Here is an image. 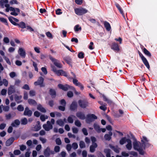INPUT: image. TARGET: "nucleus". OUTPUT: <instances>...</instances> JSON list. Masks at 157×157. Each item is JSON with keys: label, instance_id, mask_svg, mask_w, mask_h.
I'll return each instance as SVG.
<instances>
[{"label": "nucleus", "instance_id": "nucleus-1", "mask_svg": "<svg viewBox=\"0 0 157 157\" xmlns=\"http://www.w3.org/2000/svg\"><path fill=\"white\" fill-rule=\"evenodd\" d=\"M50 59L53 62L54 64L57 67L59 68H61L62 67V65L58 60L53 58L51 56H49Z\"/></svg>", "mask_w": 157, "mask_h": 157}, {"label": "nucleus", "instance_id": "nucleus-2", "mask_svg": "<svg viewBox=\"0 0 157 157\" xmlns=\"http://www.w3.org/2000/svg\"><path fill=\"white\" fill-rule=\"evenodd\" d=\"M58 86L60 89H62L64 91H67L69 89H75L74 87L67 84L63 85L61 84H59L58 85Z\"/></svg>", "mask_w": 157, "mask_h": 157}, {"label": "nucleus", "instance_id": "nucleus-3", "mask_svg": "<svg viewBox=\"0 0 157 157\" xmlns=\"http://www.w3.org/2000/svg\"><path fill=\"white\" fill-rule=\"evenodd\" d=\"M78 103L79 106L82 109H85L89 105V102L86 100H79Z\"/></svg>", "mask_w": 157, "mask_h": 157}, {"label": "nucleus", "instance_id": "nucleus-4", "mask_svg": "<svg viewBox=\"0 0 157 157\" xmlns=\"http://www.w3.org/2000/svg\"><path fill=\"white\" fill-rule=\"evenodd\" d=\"M87 10L83 8H75V13L78 15H82L87 12Z\"/></svg>", "mask_w": 157, "mask_h": 157}, {"label": "nucleus", "instance_id": "nucleus-5", "mask_svg": "<svg viewBox=\"0 0 157 157\" xmlns=\"http://www.w3.org/2000/svg\"><path fill=\"white\" fill-rule=\"evenodd\" d=\"M86 122H91L94 121V120L97 119V117L94 114H88L86 116Z\"/></svg>", "mask_w": 157, "mask_h": 157}, {"label": "nucleus", "instance_id": "nucleus-6", "mask_svg": "<svg viewBox=\"0 0 157 157\" xmlns=\"http://www.w3.org/2000/svg\"><path fill=\"white\" fill-rule=\"evenodd\" d=\"M139 55L144 65L148 69H149L150 66L147 59L144 56H143L142 53H141Z\"/></svg>", "mask_w": 157, "mask_h": 157}, {"label": "nucleus", "instance_id": "nucleus-7", "mask_svg": "<svg viewBox=\"0 0 157 157\" xmlns=\"http://www.w3.org/2000/svg\"><path fill=\"white\" fill-rule=\"evenodd\" d=\"M47 123V124H44L43 127L45 131H48L52 128L53 126L49 121H48Z\"/></svg>", "mask_w": 157, "mask_h": 157}, {"label": "nucleus", "instance_id": "nucleus-8", "mask_svg": "<svg viewBox=\"0 0 157 157\" xmlns=\"http://www.w3.org/2000/svg\"><path fill=\"white\" fill-rule=\"evenodd\" d=\"M44 80L43 78L40 76L39 78L37 81L34 82V84L35 86L40 85V87H44V85L43 84Z\"/></svg>", "mask_w": 157, "mask_h": 157}, {"label": "nucleus", "instance_id": "nucleus-9", "mask_svg": "<svg viewBox=\"0 0 157 157\" xmlns=\"http://www.w3.org/2000/svg\"><path fill=\"white\" fill-rule=\"evenodd\" d=\"M54 152L53 151H51L49 147H47L44 150V154L45 157H48L50 154H54Z\"/></svg>", "mask_w": 157, "mask_h": 157}, {"label": "nucleus", "instance_id": "nucleus-10", "mask_svg": "<svg viewBox=\"0 0 157 157\" xmlns=\"http://www.w3.org/2000/svg\"><path fill=\"white\" fill-rule=\"evenodd\" d=\"M111 48L115 52H118L120 51L119 45L117 43L115 42H113L111 45Z\"/></svg>", "mask_w": 157, "mask_h": 157}, {"label": "nucleus", "instance_id": "nucleus-11", "mask_svg": "<svg viewBox=\"0 0 157 157\" xmlns=\"http://www.w3.org/2000/svg\"><path fill=\"white\" fill-rule=\"evenodd\" d=\"M10 11H13L10 13L11 15L15 16H17L18 14L17 12H20V10L18 8H14L10 6Z\"/></svg>", "mask_w": 157, "mask_h": 157}, {"label": "nucleus", "instance_id": "nucleus-12", "mask_svg": "<svg viewBox=\"0 0 157 157\" xmlns=\"http://www.w3.org/2000/svg\"><path fill=\"white\" fill-rule=\"evenodd\" d=\"M73 82L74 84H75V86H78L79 87L81 90H82L84 89V86L82 84L78 82V81L75 78L73 79Z\"/></svg>", "mask_w": 157, "mask_h": 157}, {"label": "nucleus", "instance_id": "nucleus-13", "mask_svg": "<svg viewBox=\"0 0 157 157\" xmlns=\"http://www.w3.org/2000/svg\"><path fill=\"white\" fill-rule=\"evenodd\" d=\"M78 104L75 101H73L70 106V109L71 110L74 111L77 109Z\"/></svg>", "mask_w": 157, "mask_h": 157}, {"label": "nucleus", "instance_id": "nucleus-14", "mask_svg": "<svg viewBox=\"0 0 157 157\" xmlns=\"http://www.w3.org/2000/svg\"><path fill=\"white\" fill-rule=\"evenodd\" d=\"M32 114V112L30 110H29L28 107H26L24 112V115L25 116H27L30 117H31Z\"/></svg>", "mask_w": 157, "mask_h": 157}, {"label": "nucleus", "instance_id": "nucleus-15", "mask_svg": "<svg viewBox=\"0 0 157 157\" xmlns=\"http://www.w3.org/2000/svg\"><path fill=\"white\" fill-rule=\"evenodd\" d=\"M141 141L143 145H144V148H145V146H149L150 144L148 143V140L147 138L144 136H143V139L141 140Z\"/></svg>", "mask_w": 157, "mask_h": 157}, {"label": "nucleus", "instance_id": "nucleus-16", "mask_svg": "<svg viewBox=\"0 0 157 157\" xmlns=\"http://www.w3.org/2000/svg\"><path fill=\"white\" fill-rule=\"evenodd\" d=\"M19 55L23 58H25L26 56V53L25 50L22 48H19L18 50Z\"/></svg>", "mask_w": 157, "mask_h": 157}, {"label": "nucleus", "instance_id": "nucleus-17", "mask_svg": "<svg viewBox=\"0 0 157 157\" xmlns=\"http://www.w3.org/2000/svg\"><path fill=\"white\" fill-rule=\"evenodd\" d=\"M13 24L15 25V26H17L19 28H21V29H24L26 28V25L25 23L21 21L19 23H13Z\"/></svg>", "mask_w": 157, "mask_h": 157}, {"label": "nucleus", "instance_id": "nucleus-18", "mask_svg": "<svg viewBox=\"0 0 157 157\" xmlns=\"http://www.w3.org/2000/svg\"><path fill=\"white\" fill-rule=\"evenodd\" d=\"M113 135V133L111 131H109L108 134H105L104 136V138L106 140L109 141L111 138V136Z\"/></svg>", "mask_w": 157, "mask_h": 157}, {"label": "nucleus", "instance_id": "nucleus-19", "mask_svg": "<svg viewBox=\"0 0 157 157\" xmlns=\"http://www.w3.org/2000/svg\"><path fill=\"white\" fill-rule=\"evenodd\" d=\"M76 116L79 119L83 120H84L86 117L85 114L81 112H78L76 113Z\"/></svg>", "mask_w": 157, "mask_h": 157}, {"label": "nucleus", "instance_id": "nucleus-20", "mask_svg": "<svg viewBox=\"0 0 157 157\" xmlns=\"http://www.w3.org/2000/svg\"><path fill=\"white\" fill-rule=\"evenodd\" d=\"M41 128L40 122L38 121L36 122V124L35 126L33 128V130L34 131H38Z\"/></svg>", "mask_w": 157, "mask_h": 157}, {"label": "nucleus", "instance_id": "nucleus-21", "mask_svg": "<svg viewBox=\"0 0 157 157\" xmlns=\"http://www.w3.org/2000/svg\"><path fill=\"white\" fill-rule=\"evenodd\" d=\"M8 18L9 21L14 25H15L13 24V23H16V22H18L19 21L18 19L14 18L12 16H10Z\"/></svg>", "mask_w": 157, "mask_h": 157}, {"label": "nucleus", "instance_id": "nucleus-22", "mask_svg": "<svg viewBox=\"0 0 157 157\" xmlns=\"http://www.w3.org/2000/svg\"><path fill=\"white\" fill-rule=\"evenodd\" d=\"M14 140V139L13 137L10 138L6 142V145L7 146H10L13 142Z\"/></svg>", "mask_w": 157, "mask_h": 157}, {"label": "nucleus", "instance_id": "nucleus-23", "mask_svg": "<svg viewBox=\"0 0 157 157\" xmlns=\"http://www.w3.org/2000/svg\"><path fill=\"white\" fill-rule=\"evenodd\" d=\"M49 94L51 95L52 98H55L56 96V92L54 89L51 88L49 92Z\"/></svg>", "mask_w": 157, "mask_h": 157}, {"label": "nucleus", "instance_id": "nucleus-24", "mask_svg": "<svg viewBox=\"0 0 157 157\" xmlns=\"http://www.w3.org/2000/svg\"><path fill=\"white\" fill-rule=\"evenodd\" d=\"M22 96L21 95L18 96L16 94L14 98L15 101L17 102V103H20L22 102L21 100Z\"/></svg>", "mask_w": 157, "mask_h": 157}, {"label": "nucleus", "instance_id": "nucleus-25", "mask_svg": "<svg viewBox=\"0 0 157 157\" xmlns=\"http://www.w3.org/2000/svg\"><path fill=\"white\" fill-rule=\"evenodd\" d=\"M128 144L126 145V148L129 150H131L132 148V141L129 139H127Z\"/></svg>", "mask_w": 157, "mask_h": 157}, {"label": "nucleus", "instance_id": "nucleus-26", "mask_svg": "<svg viewBox=\"0 0 157 157\" xmlns=\"http://www.w3.org/2000/svg\"><path fill=\"white\" fill-rule=\"evenodd\" d=\"M104 24L106 30L108 31H110L111 29V27L109 23L105 21L104 22Z\"/></svg>", "mask_w": 157, "mask_h": 157}, {"label": "nucleus", "instance_id": "nucleus-27", "mask_svg": "<svg viewBox=\"0 0 157 157\" xmlns=\"http://www.w3.org/2000/svg\"><path fill=\"white\" fill-rule=\"evenodd\" d=\"M98 145L96 143H94V144H92L90 146V150L91 152H94L95 151V149L97 147Z\"/></svg>", "mask_w": 157, "mask_h": 157}, {"label": "nucleus", "instance_id": "nucleus-28", "mask_svg": "<svg viewBox=\"0 0 157 157\" xmlns=\"http://www.w3.org/2000/svg\"><path fill=\"white\" fill-rule=\"evenodd\" d=\"M15 90L13 86H11L8 89V94L9 95H10L13 93L15 92Z\"/></svg>", "mask_w": 157, "mask_h": 157}, {"label": "nucleus", "instance_id": "nucleus-29", "mask_svg": "<svg viewBox=\"0 0 157 157\" xmlns=\"http://www.w3.org/2000/svg\"><path fill=\"white\" fill-rule=\"evenodd\" d=\"M94 128L95 130L98 133L101 132V129L99 126L97 124H94L93 125Z\"/></svg>", "mask_w": 157, "mask_h": 157}, {"label": "nucleus", "instance_id": "nucleus-30", "mask_svg": "<svg viewBox=\"0 0 157 157\" xmlns=\"http://www.w3.org/2000/svg\"><path fill=\"white\" fill-rule=\"evenodd\" d=\"M144 54L149 58H151V53L146 48H144L143 51Z\"/></svg>", "mask_w": 157, "mask_h": 157}, {"label": "nucleus", "instance_id": "nucleus-31", "mask_svg": "<svg viewBox=\"0 0 157 157\" xmlns=\"http://www.w3.org/2000/svg\"><path fill=\"white\" fill-rule=\"evenodd\" d=\"M76 117L75 116L71 115L69 116L67 118V121L68 123H72L73 122L74 120L73 118H75Z\"/></svg>", "mask_w": 157, "mask_h": 157}, {"label": "nucleus", "instance_id": "nucleus-32", "mask_svg": "<svg viewBox=\"0 0 157 157\" xmlns=\"http://www.w3.org/2000/svg\"><path fill=\"white\" fill-rule=\"evenodd\" d=\"M29 104L30 105H36L37 103L34 100L32 99H29L28 100Z\"/></svg>", "mask_w": 157, "mask_h": 157}, {"label": "nucleus", "instance_id": "nucleus-33", "mask_svg": "<svg viewBox=\"0 0 157 157\" xmlns=\"http://www.w3.org/2000/svg\"><path fill=\"white\" fill-rule=\"evenodd\" d=\"M64 60L68 64H70L71 63V59L69 56H66L63 58Z\"/></svg>", "mask_w": 157, "mask_h": 157}, {"label": "nucleus", "instance_id": "nucleus-34", "mask_svg": "<svg viewBox=\"0 0 157 157\" xmlns=\"http://www.w3.org/2000/svg\"><path fill=\"white\" fill-rule=\"evenodd\" d=\"M37 109L42 113H45L46 112L45 109L40 104H39L37 106Z\"/></svg>", "mask_w": 157, "mask_h": 157}, {"label": "nucleus", "instance_id": "nucleus-35", "mask_svg": "<svg viewBox=\"0 0 157 157\" xmlns=\"http://www.w3.org/2000/svg\"><path fill=\"white\" fill-rule=\"evenodd\" d=\"M133 146L134 149L136 151L138 149L139 147H140L138 142L136 140L133 142Z\"/></svg>", "mask_w": 157, "mask_h": 157}, {"label": "nucleus", "instance_id": "nucleus-36", "mask_svg": "<svg viewBox=\"0 0 157 157\" xmlns=\"http://www.w3.org/2000/svg\"><path fill=\"white\" fill-rule=\"evenodd\" d=\"M104 152L106 154V157H111V150L109 149H105L104 150Z\"/></svg>", "mask_w": 157, "mask_h": 157}, {"label": "nucleus", "instance_id": "nucleus-37", "mask_svg": "<svg viewBox=\"0 0 157 157\" xmlns=\"http://www.w3.org/2000/svg\"><path fill=\"white\" fill-rule=\"evenodd\" d=\"M61 75H63V76H64L65 77H66L68 79H72V77H71L70 76H69L67 74V73L62 70V72H61Z\"/></svg>", "mask_w": 157, "mask_h": 157}, {"label": "nucleus", "instance_id": "nucleus-38", "mask_svg": "<svg viewBox=\"0 0 157 157\" xmlns=\"http://www.w3.org/2000/svg\"><path fill=\"white\" fill-rule=\"evenodd\" d=\"M20 124V121L18 119H16L14 120V122H13L11 124V125L12 127H15L16 126L15 124L18 126Z\"/></svg>", "mask_w": 157, "mask_h": 157}, {"label": "nucleus", "instance_id": "nucleus-39", "mask_svg": "<svg viewBox=\"0 0 157 157\" xmlns=\"http://www.w3.org/2000/svg\"><path fill=\"white\" fill-rule=\"evenodd\" d=\"M102 97L104 100L107 102L109 105H110L112 103V101L111 100L108 99L105 95H103Z\"/></svg>", "mask_w": 157, "mask_h": 157}, {"label": "nucleus", "instance_id": "nucleus-40", "mask_svg": "<svg viewBox=\"0 0 157 157\" xmlns=\"http://www.w3.org/2000/svg\"><path fill=\"white\" fill-rule=\"evenodd\" d=\"M56 123L58 125L60 126H63L64 125V123L63 121V120L60 119L57 120L56 121Z\"/></svg>", "mask_w": 157, "mask_h": 157}, {"label": "nucleus", "instance_id": "nucleus-41", "mask_svg": "<svg viewBox=\"0 0 157 157\" xmlns=\"http://www.w3.org/2000/svg\"><path fill=\"white\" fill-rule=\"evenodd\" d=\"M126 142H127V139L126 137L122 138L120 140L119 143L121 145L124 144Z\"/></svg>", "mask_w": 157, "mask_h": 157}, {"label": "nucleus", "instance_id": "nucleus-42", "mask_svg": "<svg viewBox=\"0 0 157 157\" xmlns=\"http://www.w3.org/2000/svg\"><path fill=\"white\" fill-rule=\"evenodd\" d=\"M110 147L117 153H119V151L118 149L111 144L109 145Z\"/></svg>", "mask_w": 157, "mask_h": 157}, {"label": "nucleus", "instance_id": "nucleus-43", "mask_svg": "<svg viewBox=\"0 0 157 157\" xmlns=\"http://www.w3.org/2000/svg\"><path fill=\"white\" fill-rule=\"evenodd\" d=\"M21 124L22 125H26L28 123V121L26 118L25 117L21 120Z\"/></svg>", "mask_w": 157, "mask_h": 157}, {"label": "nucleus", "instance_id": "nucleus-44", "mask_svg": "<svg viewBox=\"0 0 157 157\" xmlns=\"http://www.w3.org/2000/svg\"><path fill=\"white\" fill-rule=\"evenodd\" d=\"M137 151L139 152V153L140 155H144L145 154V151H144L142 147H139V148H138Z\"/></svg>", "mask_w": 157, "mask_h": 157}, {"label": "nucleus", "instance_id": "nucleus-45", "mask_svg": "<svg viewBox=\"0 0 157 157\" xmlns=\"http://www.w3.org/2000/svg\"><path fill=\"white\" fill-rule=\"evenodd\" d=\"M0 21L4 23L6 25H8V24L7 20L3 17H0Z\"/></svg>", "mask_w": 157, "mask_h": 157}, {"label": "nucleus", "instance_id": "nucleus-46", "mask_svg": "<svg viewBox=\"0 0 157 157\" xmlns=\"http://www.w3.org/2000/svg\"><path fill=\"white\" fill-rule=\"evenodd\" d=\"M82 29L81 27L79 26V25H76L74 28V29L75 32H78L79 30H81Z\"/></svg>", "mask_w": 157, "mask_h": 157}, {"label": "nucleus", "instance_id": "nucleus-47", "mask_svg": "<svg viewBox=\"0 0 157 157\" xmlns=\"http://www.w3.org/2000/svg\"><path fill=\"white\" fill-rule=\"evenodd\" d=\"M17 109L18 111L20 112L23 111L24 110V107L21 105L18 106Z\"/></svg>", "mask_w": 157, "mask_h": 157}, {"label": "nucleus", "instance_id": "nucleus-48", "mask_svg": "<svg viewBox=\"0 0 157 157\" xmlns=\"http://www.w3.org/2000/svg\"><path fill=\"white\" fill-rule=\"evenodd\" d=\"M84 54L83 52H81L78 53V56L79 58L83 59L84 58Z\"/></svg>", "mask_w": 157, "mask_h": 157}, {"label": "nucleus", "instance_id": "nucleus-49", "mask_svg": "<svg viewBox=\"0 0 157 157\" xmlns=\"http://www.w3.org/2000/svg\"><path fill=\"white\" fill-rule=\"evenodd\" d=\"M60 104L64 106H66V102L64 99H61L59 101Z\"/></svg>", "mask_w": 157, "mask_h": 157}, {"label": "nucleus", "instance_id": "nucleus-50", "mask_svg": "<svg viewBox=\"0 0 157 157\" xmlns=\"http://www.w3.org/2000/svg\"><path fill=\"white\" fill-rule=\"evenodd\" d=\"M79 145L81 148H82L85 147V144L84 142L82 141H81L80 142Z\"/></svg>", "mask_w": 157, "mask_h": 157}, {"label": "nucleus", "instance_id": "nucleus-51", "mask_svg": "<svg viewBox=\"0 0 157 157\" xmlns=\"http://www.w3.org/2000/svg\"><path fill=\"white\" fill-rule=\"evenodd\" d=\"M56 144L59 145H61L62 144L61 141L60 139L59 138L56 139Z\"/></svg>", "mask_w": 157, "mask_h": 157}, {"label": "nucleus", "instance_id": "nucleus-52", "mask_svg": "<svg viewBox=\"0 0 157 157\" xmlns=\"http://www.w3.org/2000/svg\"><path fill=\"white\" fill-rule=\"evenodd\" d=\"M10 3L11 5L14 4H18L19 3L17 0H11L10 2Z\"/></svg>", "mask_w": 157, "mask_h": 157}, {"label": "nucleus", "instance_id": "nucleus-53", "mask_svg": "<svg viewBox=\"0 0 157 157\" xmlns=\"http://www.w3.org/2000/svg\"><path fill=\"white\" fill-rule=\"evenodd\" d=\"M46 36L48 38L51 39H52L53 37L52 35L49 32H46Z\"/></svg>", "mask_w": 157, "mask_h": 157}, {"label": "nucleus", "instance_id": "nucleus-54", "mask_svg": "<svg viewBox=\"0 0 157 157\" xmlns=\"http://www.w3.org/2000/svg\"><path fill=\"white\" fill-rule=\"evenodd\" d=\"M67 95L69 98H72L73 96V93L72 91H70L67 92Z\"/></svg>", "mask_w": 157, "mask_h": 157}, {"label": "nucleus", "instance_id": "nucleus-55", "mask_svg": "<svg viewBox=\"0 0 157 157\" xmlns=\"http://www.w3.org/2000/svg\"><path fill=\"white\" fill-rule=\"evenodd\" d=\"M75 125L78 127H80L81 126V123L78 120L75 121Z\"/></svg>", "mask_w": 157, "mask_h": 157}, {"label": "nucleus", "instance_id": "nucleus-56", "mask_svg": "<svg viewBox=\"0 0 157 157\" xmlns=\"http://www.w3.org/2000/svg\"><path fill=\"white\" fill-rule=\"evenodd\" d=\"M48 104L51 107H52L54 105V101L53 100H50L48 101Z\"/></svg>", "mask_w": 157, "mask_h": 157}, {"label": "nucleus", "instance_id": "nucleus-57", "mask_svg": "<svg viewBox=\"0 0 157 157\" xmlns=\"http://www.w3.org/2000/svg\"><path fill=\"white\" fill-rule=\"evenodd\" d=\"M72 147L73 149H76L78 147V145L76 143H73L72 144Z\"/></svg>", "mask_w": 157, "mask_h": 157}, {"label": "nucleus", "instance_id": "nucleus-58", "mask_svg": "<svg viewBox=\"0 0 157 157\" xmlns=\"http://www.w3.org/2000/svg\"><path fill=\"white\" fill-rule=\"evenodd\" d=\"M129 153V154L132 155L135 157H137L138 155L137 153L134 151H130Z\"/></svg>", "mask_w": 157, "mask_h": 157}, {"label": "nucleus", "instance_id": "nucleus-59", "mask_svg": "<svg viewBox=\"0 0 157 157\" xmlns=\"http://www.w3.org/2000/svg\"><path fill=\"white\" fill-rule=\"evenodd\" d=\"M65 106L63 105H60L58 106V109L62 111H64L65 109Z\"/></svg>", "mask_w": 157, "mask_h": 157}, {"label": "nucleus", "instance_id": "nucleus-60", "mask_svg": "<svg viewBox=\"0 0 157 157\" xmlns=\"http://www.w3.org/2000/svg\"><path fill=\"white\" fill-rule=\"evenodd\" d=\"M33 67H34L35 71H38V68L37 67V64L35 62L33 61Z\"/></svg>", "mask_w": 157, "mask_h": 157}, {"label": "nucleus", "instance_id": "nucleus-61", "mask_svg": "<svg viewBox=\"0 0 157 157\" xmlns=\"http://www.w3.org/2000/svg\"><path fill=\"white\" fill-rule=\"evenodd\" d=\"M22 89H25L27 90H30V88L28 85L25 84L22 87Z\"/></svg>", "mask_w": 157, "mask_h": 157}, {"label": "nucleus", "instance_id": "nucleus-62", "mask_svg": "<svg viewBox=\"0 0 157 157\" xmlns=\"http://www.w3.org/2000/svg\"><path fill=\"white\" fill-rule=\"evenodd\" d=\"M41 71L44 73L45 75H46L48 73V72L47 70V69L45 67H42L41 68Z\"/></svg>", "mask_w": 157, "mask_h": 157}, {"label": "nucleus", "instance_id": "nucleus-63", "mask_svg": "<svg viewBox=\"0 0 157 157\" xmlns=\"http://www.w3.org/2000/svg\"><path fill=\"white\" fill-rule=\"evenodd\" d=\"M82 132L84 134L85 136H87L88 134L87 129L85 128H83L82 129Z\"/></svg>", "mask_w": 157, "mask_h": 157}, {"label": "nucleus", "instance_id": "nucleus-64", "mask_svg": "<svg viewBox=\"0 0 157 157\" xmlns=\"http://www.w3.org/2000/svg\"><path fill=\"white\" fill-rule=\"evenodd\" d=\"M13 153L15 155H18L21 154V152L19 150H16L14 151Z\"/></svg>", "mask_w": 157, "mask_h": 157}]
</instances>
